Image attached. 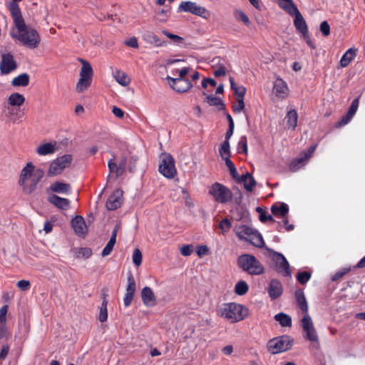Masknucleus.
<instances>
[{
	"label": "nucleus",
	"instance_id": "f257e3e1",
	"mask_svg": "<svg viewBox=\"0 0 365 365\" xmlns=\"http://www.w3.org/2000/svg\"><path fill=\"white\" fill-rule=\"evenodd\" d=\"M9 9L14 20L15 28L17 30L16 33H11L12 38L18 39L24 46L31 48H36L41 41L37 31L31 26L26 25L17 4L9 3Z\"/></svg>",
	"mask_w": 365,
	"mask_h": 365
},
{
	"label": "nucleus",
	"instance_id": "f03ea898",
	"mask_svg": "<svg viewBox=\"0 0 365 365\" xmlns=\"http://www.w3.org/2000/svg\"><path fill=\"white\" fill-rule=\"evenodd\" d=\"M44 173L41 169H36L31 163H28L21 170L19 184L26 195L32 193L42 179Z\"/></svg>",
	"mask_w": 365,
	"mask_h": 365
},
{
	"label": "nucleus",
	"instance_id": "7ed1b4c3",
	"mask_svg": "<svg viewBox=\"0 0 365 365\" xmlns=\"http://www.w3.org/2000/svg\"><path fill=\"white\" fill-rule=\"evenodd\" d=\"M234 231L240 240L249 242L255 247L262 248L264 245L262 235L257 230L248 225H237L235 227Z\"/></svg>",
	"mask_w": 365,
	"mask_h": 365
},
{
	"label": "nucleus",
	"instance_id": "20e7f679",
	"mask_svg": "<svg viewBox=\"0 0 365 365\" xmlns=\"http://www.w3.org/2000/svg\"><path fill=\"white\" fill-rule=\"evenodd\" d=\"M237 265L244 272L251 275H259L264 273L262 263L253 255L244 254L237 258Z\"/></svg>",
	"mask_w": 365,
	"mask_h": 365
},
{
	"label": "nucleus",
	"instance_id": "39448f33",
	"mask_svg": "<svg viewBox=\"0 0 365 365\" xmlns=\"http://www.w3.org/2000/svg\"><path fill=\"white\" fill-rule=\"evenodd\" d=\"M219 314L231 322L242 320L246 314L243 312V307L237 303L224 304L218 311Z\"/></svg>",
	"mask_w": 365,
	"mask_h": 365
},
{
	"label": "nucleus",
	"instance_id": "423d86ee",
	"mask_svg": "<svg viewBox=\"0 0 365 365\" xmlns=\"http://www.w3.org/2000/svg\"><path fill=\"white\" fill-rule=\"evenodd\" d=\"M293 344V339L287 335H283L270 339L267 343V349L272 354H276L289 350Z\"/></svg>",
	"mask_w": 365,
	"mask_h": 365
},
{
	"label": "nucleus",
	"instance_id": "0eeeda50",
	"mask_svg": "<svg viewBox=\"0 0 365 365\" xmlns=\"http://www.w3.org/2000/svg\"><path fill=\"white\" fill-rule=\"evenodd\" d=\"M81 62L82 63L80 72L81 77L76 84V91L79 93L83 92L91 85L93 73V68L87 61L81 59Z\"/></svg>",
	"mask_w": 365,
	"mask_h": 365
},
{
	"label": "nucleus",
	"instance_id": "6e6552de",
	"mask_svg": "<svg viewBox=\"0 0 365 365\" xmlns=\"http://www.w3.org/2000/svg\"><path fill=\"white\" fill-rule=\"evenodd\" d=\"M209 194L219 203H227L232 198V192L224 185L215 182L209 190Z\"/></svg>",
	"mask_w": 365,
	"mask_h": 365
},
{
	"label": "nucleus",
	"instance_id": "1a4fd4ad",
	"mask_svg": "<svg viewBox=\"0 0 365 365\" xmlns=\"http://www.w3.org/2000/svg\"><path fill=\"white\" fill-rule=\"evenodd\" d=\"M73 160L71 155L66 154L53 160L47 172L48 176H56L61 174L63 170L68 167Z\"/></svg>",
	"mask_w": 365,
	"mask_h": 365
},
{
	"label": "nucleus",
	"instance_id": "9d476101",
	"mask_svg": "<svg viewBox=\"0 0 365 365\" xmlns=\"http://www.w3.org/2000/svg\"><path fill=\"white\" fill-rule=\"evenodd\" d=\"M293 16H294V25L296 28V30L302 34L307 44L311 48L314 49L316 48L315 43L310 38V36L309 34L308 26L304 17L302 16L299 11L295 13V14H294Z\"/></svg>",
	"mask_w": 365,
	"mask_h": 365
},
{
	"label": "nucleus",
	"instance_id": "9b49d317",
	"mask_svg": "<svg viewBox=\"0 0 365 365\" xmlns=\"http://www.w3.org/2000/svg\"><path fill=\"white\" fill-rule=\"evenodd\" d=\"M178 11L190 13L203 19H208L210 16V12L205 7L190 1H182L178 6Z\"/></svg>",
	"mask_w": 365,
	"mask_h": 365
},
{
	"label": "nucleus",
	"instance_id": "f8f14e48",
	"mask_svg": "<svg viewBox=\"0 0 365 365\" xmlns=\"http://www.w3.org/2000/svg\"><path fill=\"white\" fill-rule=\"evenodd\" d=\"M159 172L165 178L171 179L177 174L174 158L170 155H165L161 158L159 164Z\"/></svg>",
	"mask_w": 365,
	"mask_h": 365
},
{
	"label": "nucleus",
	"instance_id": "ddd939ff",
	"mask_svg": "<svg viewBox=\"0 0 365 365\" xmlns=\"http://www.w3.org/2000/svg\"><path fill=\"white\" fill-rule=\"evenodd\" d=\"M302 327L305 333L304 339L306 340L319 343V337L317 331L314 327L311 317L306 313L302 319Z\"/></svg>",
	"mask_w": 365,
	"mask_h": 365
},
{
	"label": "nucleus",
	"instance_id": "4468645a",
	"mask_svg": "<svg viewBox=\"0 0 365 365\" xmlns=\"http://www.w3.org/2000/svg\"><path fill=\"white\" fill-rule=\"evenodd\" d=\"M271 253L272 260L274 262L276 265L277 271L285 277L290 276V266L284 256L282 254L274 250H272Z\"/></svg>",
	"mask_w": 365,
	"mask_h": 365
},
{
	"label": "nucleus",
	"instance_id": "2eb2a0df",
	"mask_svg": "<svg viewBox=\"0 0 365 365\" xmlns=\"http://www.w3.org/2000/svg\"><path fill=\"white\" fill-rule=\"evenodd\" d=\"M167 79L170 87L178 93H185L192 87V83L187 78L168 76Z\"/></svg>",
	"mask_w": 365,
	"mask_h": 365
},
{
	"label": "nucleus",
	"instance_id": "dca6fc26",
	"mask_svg": "<svg viewBox=\"0 0 365 365\" xmlns=\"http://www.w3.org/2000/svg\"><path fill=\"white\" fill-rule=\"evenodd\" d=\"M17 68L16 62L11 53H4L1 55L0 62V71L1 74H9Z\"/></svg>",
	"mask_w": 365,
	"mask_h": 365
},
{
	"label": "nucleus",
	"instance_id": "f3484780",
	"mask_svg": "<svg viewBox=\"0 0 365 365\" xmlns=\"http://www.w3.org/2000/svg\"><path fill=\"white\" fill-rule=\"evenodd\" d=\"M123 191L120 189L115 190L106 202V207L109 210H114L120 207L122 204Z\"/></svg>",
	"mask_w": 365,
	"mask_h": 365
},
{
	"label": "nucleus",
	"instance_id": "a211bd4d",
	"mask_svg": "<svg viewBox=\"0 0 365 365\" xmlns=\"http://www.w3.org/2000/svg\"><path fill=\"white\" fill-rule=\"evenodd\" d=\"M71 226L75 233L79 237H84L87 233V226L85 220L80 215H76L72 219Z\"/></svg>",
	"mask_w": 365,
	"mask_h": 365
},
{
	"label": "nucleus",
	"instance_id": "6ab92c4d",
	"mask_svg": "<svg viewBox=\"0 0 365 365\" xmlns=\"http://www.w3.org/2000/svg\"><path fill=\"white\" fill-rule=\"evenodd\" d=\"M282 284L279 280L272 279L270 281L267 288V292L272 300L279 298L282 295Z\"/></svg>",
	"mask_w": 365,
	"mask_h": 365
},
{
	"label": "nucleus",
	"instance_id": "aec40b11",
	"mask_svg": "<svg viewBox=\"0 0 365 365\" xmlns=\"http://www.w3.org/2000/svg\"><path fill=\"white\" fill-rule=\"evenodd\" d=\"M141 297L143 304L147 307H153L155 304V296L149 287H145L141 291Z\"/></svg>",
	"mask_w": 365,
	"mask_h": 365
},
{
	"label": "nucleus",
	"instance_id": "412c9836",
	"mask_svg": "<svg viewBox=\"0 0 365 365\" xmlns=\"http://www.w3.org/2000/svg\"><path fill=\"white\" fill-rule=\"evenodd\" d=\"M48 202L61 210H67L70 206L69 200L61 197L54 194L49 196Z\"/></svg>",
	"mask_w": 365,
	"mask_h": 365
},
{
	"label": "nucleus",
	"instance_id": "4be33fe9",
	"mask_svg": "<svg viewBox=\"0 0 365 365\" xmlns=\"http://www.w3.org/2000/svg\"><path fill=\"white\" fill-rule=\"evenodd\" d=\"M118 229H119V226L115 225V227L113 230L111 237H110L108 242L107 243V245H106V247L103 248V250L102 251L101 255L103 257H106V256L109 255L110 254V252H112L113 247L116 242V236H117Z\"/></svg>",
	"mask_w": 365,
	"mask_h": 365
},
{
	"label": "nucleus",
	"instance_id": "5701e85b",
	"mask_svg": "<svg viewBox=\"0 0 365 365\" xmlns=\"http://www.w3.org/2000/svg\"><path fill=\"white\" fill-rule=\"evenodd\" d=\"M273 91L277 96L284 97L288 91L286 82L282 78H277L274 82Z\"/></svg>",
	"mask_w": 365,
	"mask_h": 365
},
{
	"label": "nucleus",
	"instance_id": "b1692460",
	"mask_svg": "<svg viewBox=\"0 0 365 365\" xmlns=\"http://www.w3.org/2000/svg\"><path fill=\"white\" fill-rule=\"evenodd\" d=\"M50 189L57 193L67 194L71 192V186L68 183L63 182L56 181L52 183L50 186Z\"/></svg>",
	"mask_w": 365,
	"mask_h": 365
},
{
	"label": "nucleus",
	"instance_id": "393cba45",
	"mask_svg": "<svg viewBox=\"0 0 365 365\" xmlns=\"http://www.w3.org/2000/svg\"><path fill=\"white\" fill-rule=\"evenodd\" d=\"M281 1L279 3V6L281 9L284 10L287 14L291 16H293L299 11L297 7L294 4L292 0H280Z\"/></svg>",
	"mask_w": 365,
	"mask_h": 365
},
{
	"label": "nucleus",
	"instance_id": "a878e982",
	"mask_svg": "<svg viewBox=\"0 0 365 365\" xmlns=\"http://www.w3.org/2000/svg\"><path fill=\"white\" fill-rule=\"evenodd\" d=\"M357 52V49L354 48H349L344 54L342 56L340 60V65L341 67H346L350 62L354 59L356 56Z\"/></svg>",
	"mask_w": 365,
	"mask_h": 365
},
{
	"label": "nucleus",
	"instance_id": "bb28decb",
	"mask_svg": "<svg viewBox=\"0 0 365 365\" xmlns=\"http://www.w3.org/2000/svg\"><path fill=\"white\" fill-rule=\"evenodd\" d=\"M287 126L288 128L294 129L297 126L298 115L296 110L292 109L287 112L285 118Z\"/></svg>",
	"mask_w": 365,
	"mask_h": 365
},
{
	"label": "nucleus",
	"instance_id": "cd10ccee",
	"mask_svg": "<svg viewBox=\"0 0 365 365\" xmlns=\"http://www.w3.org/2000/svg\"><path fill=\"white\" fill-rule=\"evenodd\" d=\"M295 298L299 309L304 312H307L308 311V304L304 296V294L302 290L297 289L295 292Z\"/></svg>",
	"mask_w": 365,
	"mask_h": 365
},
{
	"label": "nucleus",
	"instance_id": "c85d7f7f",
	"mask_svg": "<svg viewBox=\"0 0 365 365\" xmlns=\"http://www.w3.org/2000/svg\"><path fill=\"white\" fill-rule=\"evenodd\" d=\"M238 182H243L245 190L249 192L252 191L254 186L256 185L254 178L249 173L242 175Z\"/></svg>",
	"mask_w": 365,
	"mask_h": 365
},
{
	"label": "nucleus",
	"instance_id": "c756f323",
	"mask_svg": "<svg viewBox=\"0 0 365 365\" xmlns=\"http://www.w3.org/2000/svg\"><path fill=\"white\" fill-rule=\"evenodd\" d=\"M29 84V76L26 73H21L13 78L11 85L13 86H27Z\"/></svg>",
	"mask_w": 365,
	"mask_h": 365
},
{
	"label": "nucleus",
	"instance_id": "7c9ffc66",
	"mask_svg": "<svg viewBox=\"0 0 365 365\" xmlns=\"http://www.w3.org/2000/svg\"><path fill=\"white\" fill-rule=\"evenodd\" d=\"M9 104L11 106H21L25 102V98L22 94L13 93L8 98Z\"/></svg>",
	"mask_w": 365,
	"mask_h": 365
},
{
	"label": "nucleus",
	"instance_id": "2f4dec72",
	"mask_svg": "<svg viewBox=\"0 0 365 365\" xmlns=\"http://www.w3.org/2000/svg\"><path fill=\"white\" fill-rule=\"evenodd\" d=\"M56 151V148L53 144L51 143H46L42 145H40L37 149L36 152L39 155H47L53 153Z\"/></svg>",
	"mask_w": 365,
	"mask_h": 365
},
{
	"label": "nucleus",
	"instance_id": "473e14b6",
	"mask_svg": "<svg viewBox=\"0 0 365 365\" xmlns=\"http://www.w3.org/2000/svg\"><path fill=\"white\" fill-rule=\"evenodd\" d=\"M274 319L283 327H290L292 326L291 317L283 312L277 314L274 316Z\"/></svg>",
	"mask_w": 365,
	"mask_h": 365
},
{
	"label": "nucleus",
	"instance_id": "72a5a7b5",
	"mask_svg": "<svg viewBox=\"0 0 365 365\" xmlns=\"http://www.w3.org/2000/svg\"><path fill=\"white\" fill-rule=\"evenodd\" d=\"M271 211L275 216L279 215L284 217L289 212V207L285 203H282L280 205H274L271 207Z\"/></svg>",
	"mask_w": 365,
	"mask_h": 365
},
{
	"label": "nucleus",
	"instance_id": "f704fd0d",
	"mask_svg": "<svg viewBox=\"0 0 365 365\" xmlns=\"http://www.w3.org/2000/svg\"><path fill=\"white\" fill-rule=\"evenodd\" d=\"M108 169L110 173H115V179L122 175L124 173L123 169L114 162V158L108 162Z\"/></svg>",
	"mask_w": 365,
	"mask_h": 365
},
{
	"label": "nucleus",
	"instance_id": "c9c22d12",
	"mask_svg": "<svg viewBox=\"0 0 365 365\" xmlns=\"http://www.w3.org/2000/svg\"><path fill=\"white\" fill-rule=\"evenodd\" d=\"M230 82L231 89L234 91V93L237 96V99L244 98L246 93V88L244 86L237 87L232 77H230Z\"/></svg>",
	"mask_w": 365,
	"mask_h": 365
},
{
	"label": "nucleus",
	"instance_id": "e433bc0d",
	"mask_svg": "<svg viewBox=\"0 0 365 365\" xmlns=\"http://www.w3.org/2000/svg\"><path fill=\"white\" fill-rule=\"evenodd\" d=\"M202 95L206 96L207 102L210 106H220V110L225 109V104L220 98L212 95H207L205 92L202 93Z\"/></svg>",
	"mask_w": 365,
	"mask_h": 365
},
{
	"label": "nucleus",
	"instance_id": "4c0bfd02",
	"mask_svg": "<svg viewBox=\"0 0 365 365\" xmlns=\"http://www.w3.org/2000/svg\"><path fill=\"white\" fill-rule=\"evenodd\" d=\"M113 76L115 79L119 84L125 86L129 83V78L124 72H122L119 70H116Z\"/></svg>",
	"mask_w": 365,
	"mask_h": 365
},
{
	"label": "nucleus",
	"instance_id": "58836bf2",
	"mask_svg": "<svg viewBox=\"0 0 365 365\" xmlns=\"http://www.w3.org/2000/svg\"><path fill=\"white\" fill-rule=\"evenodd\" d=\"M249 289V287L246 282L241 280L238 282L235 287V292L237 294L242 296L245 294Z\"/></svg>",
	"mask_w": 365,
	"mask_h": 365
},
{
	"label": "nucleus",
	"instance_id": "ea45409f",
	"mask_svg": "<svg viewBox=\"0 0 365 365\" xmlns=\"http://www.w3.org/2000/svg\"><path fill=\"white\" fill-rule=\"evenodd\" d=\"M220 155L222 159L230 158V145L227 140H224L220 148Z\"/></svg>",
	"mask_w": 365,
	"mask_h": 365
},
{
	"label": "nucleus",
	"instance_id": "a19ab883",
	"mask_svg": "<svg viewBox=\"0 0 365 365\" xmlns=\"http://www.w3.org/2000/svg\"><path fill=\"white\" fill-rule=\"evenodd\" d=\"M146 41L155 45V46H163L166 44L165 41H162L160 38L154 34H149L147 35Z\"/></svg>",
	"mask_w": 365,
	"mask_h": 365
},
{
	"label": "nucleus",
	"instance_id": "79ce46f5",
	"mask_svg": "<svg viewBox=\"0 0 365 365\" xmlns=\"http://www.w3.org/2000/svg\"><path fill=\"white\" fill-rule=\"evenodd\" d=\"M237 150L239 153H242L245 155L247 154V138L245 135L240 137V139L237 144Z\"/></svg>",
	"mask_w": 365,
	"mask_h": 365
},
{
	"label": "nucleus",
	"instance_id": "37998d69",
	"mask_svg": "<svg viewBox=\"0 0 365 365\" xmlns=\"http://www.w3.org/2000/svg\"><path fill=\"white\" fill-rule=\"evenodd\" d=\"M135 282L131 272L128 275V285L126 287V293L135 294Z\"/></svg>",
	"mask_w": 365,
	"mask_h": 365
},
{
	"label": "nucleus",
	"instance_id": "c03bdc74",
	"mask_svg": "<svg viewBox=\"0 0 365 365\" xmlns=\"http://www.w3.org/2000/svg\"><path fill=\"white\" fill-rule=\"evenodd\" d=\"M311 278V273L307 271L299 272L297 279L301 284H305Z\"/></svg>",
	"mask_w": 365,
	"mask_h": 365
},
{
	"label": "nucleus",
	"instance_id": "a18cd8bd",
	"mask_svg": "<svg viewBox=\"0 0 365 365\" xmlns=\"http://www.w3.org/2000/svg\"><path fill=\"white\" fill-rule=\"evenodd\" d=\"M304 162L305 160L302 157L293 160L289 165L290 170L292 172L297 171L302 165H303Z\"/></svg>",
	"mask_w": 365,
	"mask_h": 365
},
{
	"label": "nucleus",
	"instance_id": "49530a36",
	"mask_svg": "<svg viewBox=\"0 0 365 365\" xmlns=\"http://www.w3.org/2000/svg\"><path fill=\"white\" fill-rule=\"evenodd\" d=\"M133 262L136 267H139L142 263V253L138 248L135 249L133 251Z\"/></svg>",
	"mask_w": 365,
	"mask_h": 365
},
{
	"label": "nucleus",
	"instance_id": "de8ad7c7",
	"mask_svg": "<svg viewBox=\"0 0 365 365\" xmlns=\"http://www.w3.org/2000/svg\"><path fill=\"white\" fill-rule=\"evenodd\" d=\"M257 211L259 213V220L262 222H265L266 221H272L274 222V220L273 217L270 215H267V212L262 210V208L258 207L257 208Z\"/></svg>",
	"mask_w": 365,
	"mask_h": 365
},
{
	"label": "nucleus",
	"instance_id": "09e8293b",
	"mask_svg": "<svg viewBox=\"0 0 365 365\" xmlns=\"http://www.w3.org/2000/svg\"><path fill=\"white\" fill-rule=\"evenodd\" d=\"M10 337V333L6 327V323H0V339L7 340Z\"/></svg>",
	"mask_w": 365,
	"mask_h": 365
},
{
	"label": "nucleus",
	"instance_id": "8fccbe9b",
	"mask_svg": "<svg viewBox=\"0 0 365 365\" xmlns=\"http://www.w3.org/2000/svg\"><path fill=\"white\" fill-rule=\"evenodd\" d=\"M358 107H359V99L356 98L351 102V104L346 113L348 114V115H351L353 118L358 109Z\"/></svg>",
	"mask_w": 365,
	"mask_h": 365
},
{
	"label": "nucleus",
	"instance_id": "3c124183",
	"mask_svg": "<svg viewBox=\"0 0 365 365\" xmlns=\"http://www.w3.org/2000/svg\"><path fill=\"white\" fill-rule=\"evenodd\" d=\"M162 33L166 36L168 38L172 39L173 41H174L175 43H181L183 42V38L178 35H175V34H171L170 32H168V31L166 30H163L162 31Z\"/></svg>",
	"mask_w": 365,
	"mask_h": 365
},
{
	"label": "nucleus",
	"instance_id": "603ef678",
	"mask_svg": "<svg viewBox=\"0 0 365 365\" xmlns=\"http://www.w3.org/2000/svg\"><path fill=\"white\" fill-rule=\"evenodd\" d=\"M231 222L227 218H225L220 222L219 227L222 230V232H227L231 228Z\"/></svg>",
	"mask_w": 365,
	"mask_h": 365
},
{
	"label": "nucleus",
	"instance_id": "864d4df0",
	"mask_svg": "<svg viewBox=\"0 0 365 365\" xmlns=\"http://www.w3.org/2000/svg\"><path fill=\"white\" fill-rule=\"evenodd\" d=\"M98 319L101 322H105L108 319V309L106 307H100Z\"/></svg>",
	"mask_w": 365,
	"mask_h": 365
},
{
	"label": "nucleus",
	"instance_id": "5fc2aeb1",
	"mask_svg": "<svg viewBox=\"0 0 365 365\" xmlns=\"http://www.w3.org/2000/svg\"><path fill=\"white\" fill-rule=\"evenodd\" d=\"M320 31L324 36H328L330 34V26L327 21H324L321 23Z\"/></svg>",
	"mask_w": 365,
	"mask_h": 365
},
{
	"label": "nucleus",
	"instance_id": "6e6d98bb",
	"mask_svg": "<svg viewBox=\"0 0 365 365\" xmlns=\"http://www.w3.org/2000/svg\"><path fill=\"white\" fill-rule=\"evenodd\" d=\"M351 118L352 117L351 115H348V114L346 113L341 117V120L336 123V127L340 128L346 125L351 120Z\"/></svg>",
	"mask_w": 365,
	"mask_h": 365
},
{
	"label": "nucleus",
	"instance_id": "4d7b16f0",
	"mask_svg": "<svg viewBox=\"0 0 365 365\" xmlns=\"http://www.w3.org/2000/svg\"><path fill=\"white\" fill-rule=\"evenodd\" d=\"M16 286L22 291L28 290L30 288L31 284L28 280H20L17 282Z\"/></svg>",
	"mask_w": 365,
	"mask_h": 365
},
{
	"label": "nucleus",
	"instance_id": "13d9d810",
	"mask_svg": "<svg viewBox=\"0 0 365 365\" xmlns=\"http://www.w3.org/2000/svg\"><path fill=\"white\" fill-rule=\"evenodd\" d=\"M192 252V246L190 245H183L180 248V254L182 256H190Z\"/></svg>",
	"mask_w": 365,
	"mask_h": 365
},
{
	"label": "nucleus",
	"instance_id": "bf43d9fd",
	"mask_svg": "<svg viewBox=\"0 0 365 365\" xmlns=\"http://www.w3.org/2000/svg\"><path fill=\"white\" fill-rule=\"evenodd\" d=\"M8 305H4L0 309V323H6V314L8 312Z\"/></svg>",
	"mask_w": 365,
	"mask_h": 365
},
{
	"label": "nucleus",
	"instance_id": "052dcab7",
	"mask_svg": "<svg viewBox=\"0 0 365 365\" xmlns=\"http://www.w3.org/2000/svg\"><path fill=\"white\" fill-rule=\"evenodd\" d=\"M245 108L244 98L237 99V106H233L232 109L235 113H240Z\"/></svg>",
	"mask_w": 365,
	"mask_h": 365
},
{
	"label": "nucleus",
	"instance_id": "680f3d73",
	"mask_svg": "<svg viewBox=\"0 0 365 365\" xmlns=\"http://www.w3.org/2000/svg\"><path fill=\"white\" fill-rule=\"evenodd\" d=\"M226 74V69L223 65H220L214 71V75L215 77L224 76Z\"/></svg>",
	"mask_w": 365,
	"mask_h": 365
},
{
	"label": "nucleus",
	"instance_id": "e2e57ef3",
	"mask_svg": "<svg viewBox=\"0 0 365 365\" xmlns=\"http://www.w3.org/2000/svg\"><path fill=\"white\" fill-rule=\"evenodd\" d=\"M78 255L86 258H88L92 255V251L90 248L83 247L81 248L78 251Z\"/></svg>",
	"mask_w": 365,
	"mask_h": 365
},
{
	"label": "nucleus",
	"instance_id": "0e129e2a",
	"mask_svg": "<svg viewBox=\"0 0 365 365\" xmlns=\"http://www.w3.org/2000/svg\"><path fill=\"white\" fill-rule=\"evenodd\" d=\"M349 271V269H343V270H341V271H339L337 272H336L332 277H331V280L332 281H337L339 280V279H341L344 274H346Z\"/></svg>",
	"mask_w": 365,
	"mask_h": 365
},
{
	"label": "nucleus",
	"instance_id": "69168bd1",
	"mask_svg": "<svg viewBox=\"0 0 365 365\" xmlns=\"http://www.w3.org/2000/svg\"><path fill=\"white\" fill-rule=\"evenodd\" d=\"M133 297H134V294H133L125 293L124 299H123L124 305L125 307H129L131 304L132 301L133 299Z\"/></svg>",
	"mask_w": 365,
	"mask_h": 365
},
{
	"label": "nucleus",
	"instance_id": "338daca9",
	"mask_svg": "<svg viewBox=\"0 0 365 365\" xmlns=\"http://www.w3.org/2000/svg\"><path fill=\"white\" fill-rule=\"evenodd\" d=\"M112 112L116 117H118L119 118H123L125 115L124 111L122 109H120V108H118L116 106H113Z\"/></svg>",
	"mask_w": 365,
	"mask_h": 365
},
{
	"label": "nucleus",
	"instance_id": "774afa93",
	"mask_svg": "<svg viewBox=\"0 0 365 365\" xmlns=\"http://www.w3.org/2000/svg\"><path fill=\"white\" fill-rule=\"evenodd\" d=\"M237 19L247 25L250 23L248 16L242 11L237 12Z\"/></svg>",
	"mask_w": 365,
	"mask_h": 365
}]
</instances>
